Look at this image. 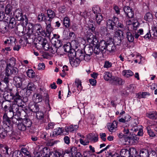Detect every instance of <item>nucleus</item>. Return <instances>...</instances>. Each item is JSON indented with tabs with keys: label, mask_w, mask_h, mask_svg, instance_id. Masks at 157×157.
<instances>
[{
	"label": "nucleus",
	"mask_w": 157,
	"mask_h": 157,
	"mask_svg": "<svg viewBox=\"0 0 157 157\" xmlns=\"http://www.w3.org/2000/svg\"><path fill=\"white\" fill-rule=\"evenodd\" d=\"M87 40L90 44L95 45L94 49L95 54L98 55L100 52H105L107 41L102 40L98 42L96 36L90 33H88L87 35Z\"/></svg>",
	"instance_id": "f257e3e1"
},
{
	"label": "nucleus",
	"mask_w": 157,
	"mask_h": 157,
	"mask_svg": "<svg viewBox=\"0 0 157 157\" xmlns=\"http://www.w3.org/2000/svg\"><path fill=\"white\" fill-rule=\"evenodd\" d=\"M33 34L35 36H46L47 34L44 30L43 29L41 25L39 24L33 25L29 23V25L28 31L26 34L28 37H30Z\"/></svg>",
	"instance_id": "f03ea898"
},
{
	"label": "nucleus",
	"mask_w": 157,
	"mask_h": 157,
	"mask_svg": "<svg viewBox=\"0 0 157 157\" xmlns=\"http://www.w3.org/2000/svg\"><path fill=\"white\" fill-rule=\"evenodd\" d=\"M15 97L14 103L11 105L10 109L14 113L20 114L21 109H19V107H25V103L23 101L21 96H16Z\"/></svg>",
	"instance_id": "7ed1b4c3"
},
{
	"label": "nucleus",
	"mask_w": 157,
	"mask_h": 157,
	"mask_svg": "<svg viewBox=\"0 0 157 157\" xmlns=\"http://www.w3.org/2000/svg\"><path fill=\"white\" fill-rule=\"evenodd\" d=\"M14 17L17 20L22 21L23 23L26 25L28 23V20L26 15H23L22 11L19 9L15 10L13 13Z\"/></svg>",
	"instance_id": "20e7f679"
},
{
	"label": "nucleus",
	"mask_w": 157,
	"mask_h": 157,
	"mask_svg": "<svg viewBox=\"0 0 157 157\" xmlns=\"http://www.w3.org/2000/svg\"><path fill=\"white\" fill-rule=\"evenodd\" d=\"M36 46L43 48V49L45 51H48L49 49L50 45L48 43L47 40L45 38L41 37V36L38 37L36 40Z\"/></svg>",
	"instance_id": "39448f33"
},
{
	"label": "nucleus",
	"mask_w": 157,
	"mask_h": 157,
	"mask_svg": "<svg viewBox=\"0 0 157 157\" xmlns=\"http://www.w3.org/2000/svg\"><path fill=\"white\" fill-rule=\"evenodd\" d=\"M14 91H15L14 90ZM21 96L20 93L18 91L17 88L16 89V91L13 92L12 93L5 92L4 93L3 97L6 101H9L10 102L11 100L14 99V101H15V95Z\"/></svg>",
	"instance_id": "423d86ee"
},
{
	"label": "nucleus",
	"mask_w": 157,
	"mask_h": 157,
	"mask_svg": "<svg viewBox=\"0 0 157 157\" xmlns=\"http://www.w3.org/2000/svg\"><path fill=\"white\" fill-rule=\"evenodd\" d=\"M118 18L114 16L112 20L109 19L106 21L107 27L110 30H115L118 21Z\"/></svg>",
	"instance_id": "0eeeda50"
},
{
	"label": "nucleus",
	"mask_w": 157,
	"mask_h": 157,
	"mask_svg": "<svg viewBox=\"0 0 157 157\" xmlns=\"http://www.w3.org/2000/svg\"><path fill=\"white\" fill-rule=\"evenodd\" d=\"M12 118L8 117L6 114H3L2 117V121L4 124H6L7 126V128L10 130H12Z\"/></svg>",
	"instance_id": "6e6552de"
},
{
	"label": "nucleus",
	"mask_w": 157,
	"mask_h": 157,
	"mask_svg": "<svg viewBox=\"0 0 157 157\" xmlns=\"http://www.w3.org/2000/svg\"><path fill=\"white\" fill-rule=\"evenodd\" d=\"M77 54L78 55V57L81 60H84L86 61H89L90 59V55H88L84 53V52L82 50L78 51Z\"/></svg>",
	"instance_id": "1a4fd4ad"
},
{
	"label": "nucleus",
	"mask_w": 157,
	"mask_h": 157,
	"mask_svg": "<svg viewBox=\"0 0 157 157\" xmlns=\"http://www.w3.org/2000/svg\"><path fill=\"white\" fill-rule=\"evenodd\" d=\"M13 82L17 88H21L22 78L18 76H14L13 78Z\"/></svg>",
	"instance_id": "9d476101"
},
{
	"label": "nucleus",
	"mask_w": 157,
	"mask_h": 157,
	"mask_svg": "<svg viewBox=\"0 0 157 157\" xmlns=\"http://www.w3.org/2000/svg\"><path fill=\"white\" fill-rule=\"evenodd\" d=\"M131 117L127 114H124V115H121L119 117L120 118L119 119L118 121L120 122L123 123H125L127 124L125 126L127 127L128 126V124H127V123L130 120Z\"/></svg>",
	"instance_id": "9b49d317"
},
{
	"label": "nucleus",
	"mask_w": 157,
	"mask_h": 157,
	"mask_svg": "<svg viewBox=\"0 0 157 157\" xmlns=\"http://www.w3.org/2000/svg\"><path fill=\"white\" fill-rule=\"evenodd\" d=\"M30 110L33 112L36 113L39 110V105L37 103L34 102H30L29 104Z\"/></svg>",
	"instance_id": "f8f14e48"
},
{
	"label": "nucleus",
	"mask_w": 157,
	"mask_h": 157,
	"mask_svg": "<svg viewBox=\"0 0 157 157\" xmlns=\"http://www.w3.org/2000/svg\"><path fill=\"white\" fill-rule=\"evenodd\" d=\"M53 36L55 37V38H53L52 39L54 41V43L53 44V45L58 48L59 49H61V48H62L61 47L62 45V42L59 40L58 39V38H59V36H57L56 34H54Z\"/></svg>",
	"instance_id": "ddd939ff"
},
{
	"label": "nucleus",
	"mask_w": 157,
	"mask_h": 157,
	"mask_svg": "<svg viewBox=\"0 0 157 157\" xmlns=\"http://www.w3.org/2000/svg\"><path fill=\"white\" fill-rule=\"evenodd\" d=\"M107 27L105 26H103L100 27L99 32L101 36H106L109 38L111 37V36L109 33H107Z\"/></svg>",
	"instance_id": "4468645a"
},
{
	"label": "nucleus",
	"mask_w": 157,
	"mask_h": 157,
	"mask_svg": "<svg viewBox=\"0 0 157 157\" xmlns=\"http://www.w3.org/2000/svg\"><path fill=\"white\" fill-rule=\"evenodd\" d=\"M11 104L10 102L9 101H4L2 104L3 110L6 112L10 110L11 109Z\"/></svg>",
	"instance_id": "2eb2a0df"
},
{
	"label": "nucleus",
	"mask_w": 157,
	"mask_h": 157,
	"mask_svg": "<svg viewBox=\"0 0 157 157\" xmlns=\"http://www.w3.org/2000/svg\"><path fill=\"white\" fill-rule=\"evenodd\" d=\"M5 129L2 127L0 126V138L2 139H4L6 137L8 132L12 131V130H10L7 127Z\"/></svg>",
	"instance_id": "dca6fc26"
},
{
	"label": "nucleus",
	"mask_w": 157,
	"mask_h": 157,
	"mask_svg": "<svg viewBox=\"0 0 157 157\" xmlns=\"http://www.w3.org/2000/svg\"><path fill=\"white\" fill-rule=\"evenodd\" d=\"M63 132H64V131L63 128L59 127L55 129L52 133H51L50 136L52 137H54L60 135Z\"/></svg>",
	"instance_id": "f3484780"
},
{
	"label": "nucleus",
	"mask_w": 157,
	"mask_h": 157,
	"mask_svg": "<svg viewBox=\"0 0 157 157\" xmlns=\"http://www.w3.org/2000/svg\"><path fill=\"white\" fill-rule=\"evenodd\" d=\"M70 63L72 67H76L79 64L81 60L79 57L77 56V58L75 59H70Z\"/></svg>",
	"instance_id": "a211bd4d"
},
{
	"label": "nucleus",
	"mask_w": 157,
	"mask_h": 157,
	"mask_svg": "<svg viewBox=\"0 0 157 157\" xmlns=\"http://www.w3.org/2000/svg\"><path fill=\"white\" fill-rule=\"evenodd\" d=\"M117 122L116 121H114L113 123L109 124L108 126V128L109 131L111 132H115L117 128Z\"/></svg>",
	"instance_id": "6ab92c4d"
},
{
	"label": "nucleus",
	"mask_w": 157,
	"mask_h": 157,
	"mask_svg": "<svg viewBox=\"0 0 157 157\" xmlns=\"http://www.w3.org/2000/svg\"><path fill=\"white\" fill-rule=\"evenodd\" d=\"M13 9V7L10 4L6 5L5 7V12L6 15L9 17L12 16V10Z\"/></svg>",
	"instance_id": "aec40b11"
},
{
	"label": "nucleus",
	"mask_w": 157,
	"mask_h": 157,
	"mask_svg": "<svg viewBox=\"0 0 157 157\" xmlns=\"http://www.w3.org/2000/svg\"><path fill=\"white\" fill-rule=\"evenodd\" d=\"M22 121L25 126L26 127L27 131H29L32 124V122L28 118H25L22 119Z\"/></svg>",
	"instance_id": "412c9836"
},
{
	"label": "nucleus",
	"mask_w": 157,
	"mask_h": 157,
	"mask_svg": "<svg viewBox=\"0 0 157 157\" xmlns=\"http://www.w3.org/2000/svg\"><path fill=\"white\" fill-rule=\"evenodd\" d=\"M114 76H113L109 72L106 71L104 73V78L107 81H110L111 82Z\"/></svg>",
	"instance_id": "4be33fe9"
},
{
	"label": "nucleus",
	"mask_w": 157,
	"mask_h": 157,
	"mask_svg": "<svg viewBox=\"0 0 157 157\" xmlns=\"http://www.w3.org/2000/svg\"><path fill=\"white\" fill-rule=\"evenodd\" d=\"M46 25V34H47L46 36L49 38L50 37V35L52 31V28L51 26V24L47 23L45 24Z\"/></svg>",
	"instance_id": "5701e85b"
},
{
	"label": "nucleus",
	"mask_w": 157,
	"mask_h": 157,
	"mask_svg": "<svg viewBox=\"0 0 157 157\" xmlns=\"http://www.w3.org/2000/svg\"><path fill=\"white\" fill-rule=\"evenodd\" d=\"M6 66L13 67L16 64V59L13 57H12L7 60L6 62Z\"/></svg>",
	"instance_id": "b1692460"
},
{
	"label": "nucleus",
	"mask_w": 157,
	"mask_h": 157,
	"mask_svg": "<svg viewBox=\"0 0 157 157\" xmlns=\"http://www.w3.org/2000/svg\"><path fill=\"white\" fill-rule=\"evenodd\" d=\"M16 39L13 37H10L4 42V44H7L8 46H10L15 41Z\"/></svg>",
	"instance_id": "393cba45"
},
{
	"label": "nucleus",
	"mask_w": 157,
	"mask_h": 157,
	"mask_svg": "<svg viewBox=\"0 0 157 157\" xmlns=\"http://www.w3.org/2000/svg\"><path fill=\"white\" fill-rule=\"evenodd\" d=\"M8 19L6 20L9 21V26L11 28H13L15 24V18L13 17V15L7 17Z\"/></svg>",
	"instance_id": "a878e982"
},
{
	"label": "nucleus",
	"mask_w": 157,
	"mask_h": 157,
	"mask_svg": "<svg viewBox=\"0 0 157 157\" xmlns=\"http://www.w3.org/2000/svg\"><path fill=\"white\" fill-rule=\"evenodd\" d=\"M90 27L88 31L87 32V33L86 34V38H87V35L88 33H91L90 32H92L93 33H94L95 32V28L94 27V25H95L94 22H93L92 20L90 21Z\"/></svg>",
	"instance_id": "bb28decb"
},
{
	"label": "nucleus",
	"mask_w": 157,
	"mask_h": 157,
	"mask_svg": "<svg viewBox=\"0 0 157 157\" xmlns=\"http://www.w3.org/2000/svg\"><path fill=\"white\" fill-rule=\"evenodd\" d=\"M59 49H59L53 45L52 46L49 47L48 50L53 54H55L56 52H57L58 54L61 55L62 54L61 52L58 51Z\"/></svg>",
	"instance_id": "cd10ccee"
},
{
	"label": "nucleus",
	"mask_w": 157,
	"mask_h": 157,
	"mask_svg": "<svg viewBox=\"0 0 157 157\" xmlns=\"http://www.w3.org/2000/svg\"><path fill=\"white\" fill-rule=\"evenodd\" d=\"M42 153L43 157H48L49 156V155L52 154V152H50V150L47 147H44L42 151Z\"/></svg>",
	"instance_id": "c85d7f7f"
},
{
	"label": "nucleus",
	"mask_w": 157,
	"mask_h": 157,
	"mask_svg": "<svg viewBox=\"0 0 157 157\" xmlns=\"http://www.w3.org/2000/svg\"><path fill=\"white\" fill-rule=\"evenodd\" d=\"M84 53L86 54L91 55L92 53L94 52V50L92 47H86L84 48Z\"/></svg>",
	"instance_id": "c756f323"
},
{
	"label": "nucleus",
	"mask_w": 157,
	"mask_h": 157,
	"mask_svg": "<svg viewBox=\"0 0 157 157\" xmlns=\"http://www.w3.org/2000/svg\"><path fill=\"white\" fill-rule=\"evenodd\" d=\"M64 132H66L65 134L67 135L69 134V132H71L75 131V128L73 125H71L70 126H66L64 130Z\"/></svg>",
	"instance_id": "7c9ffc66"
},
{
	"label": "nucleus",
	"mask_w": 157,
	"mask_h": 157,
	"mask_svg": "<svg viewBox=\"0 0 157 157\" xmlns=\"http://www.w3.org/2000/svg\"><path fill=\"white\" fill-rule=\"evenodd\" d=\"M63 24L66 28H68L70 25V18L67 17H64L63 20Z\"/></svg>",
	"instance_id": "2f4dec72"
},
{
	"label": "nucleus",
	"mask_w": 157,
	"mask_h": 157,
	"mask_svg": "<svg viewBox=\"0 0 157 157\" xmlns=\"http://www.w3.org/2000/svg\"><path fill=\"white\" fill-rule=\"evenodd\" d=\"M77 51L76 52L74 49H72L68 52V56L70 59H73L75 56H78V55L77 54Z\"/></svg>",
	"instance_id": "473e14b6"
},
{
	"label": "nucleus",
	"mask_w": 157,
	"mask_h": 157,
	"mask_svg": "<svg viewBox=\"0 0 157 157\" xmlns=\"http://www.w3.org/2000/svg\"><path fill=\"white\" fill-rule=\"evenodd\" d=\"M129 152L126 149H122L121 151V157H130Z\"/></svg>",
	"instance_id": "72a5a7b5"
},
{
	"label": "nucleus",
	"mask_w": 157,
	"mask_h": 157,
	"mask_svg": "<svg viewBox=\"0 0 157 157\" xmlns=\"http://www.w3.org/2000/svg\"><path fill=\"white\" fill-rule=\"evenodd\" d=\"M122 75L128 78L133 75V72L129 70H124L122 72Z\"/></svg>",
	"instance_id": "f704fd0d"
},
{
	"label": "nucleus",
	"mask_w": 157,
	"mask_h": 157,
	"mask_svg": "<svg viewBox=\"0 0 157 157\" xmlns=\"http://www.w3.org/2000/svg\"><path fill=\"white\" fill-rule=\"evenodd\" d=\"M36 88V86L32 82H29L28 83L27 87V90H30L33 91Z\"/></svg>",
	"instance_id": "c9c22d12"
},
{
	"label": "nucleus",
	"mask_w": 157,
	"mask_h": 157,
	"mask_svg": "<svg viewBox=\"0 0 157 157\" xmlns=\"http://www.w3.org/2000/svg\"><path fill=\"white\" fill-rule=\"evenodd\" d=\"M148 117L152 119H157V112L156 111H153L148 113L147 115Z\"/></svg>",
	"instance_id": "e433bc0d"
},
{
	"label": "nucleus",
	"mask_w": 157,
	"mask_h": 157,
	"mask_svg": "<svg viewBox=\"0 0 157 157\" xmlns=\"http://www.w3.org/2000/svg\"><path fill=\"white\" fill-rule=\"evenodd\" d=\"M126 38L129 42H133L134 40V37L131 32H127L126 33Z\"/></svg>",
	"instance_id": "4c0bfd02"
},
{
	"label": "nucleus",
	"mask_w": 157,
	"mask_h": 157,
	"mask_svg": "<svg viewBox=\"0 0 157 157\" xmlns=\"http://www.w3.org/2000/svg\"><path fill=\"white\" fill-rule=\"evenodd\" d=\"M7 27L5 23L2 22L0 23V31L4 33L7 31Z\"/></svg>",
	"instance_id": "58836bf2"
},
{
	"label": "nucleus",
	"mask_w": 157,
	"mask_h": 157,
	"mask_svg": "<svg viewBox=\"0 0 157 157\" xmlns=\"http://www.w3.org/2000/svg\"><path fill=\"white\" fill-rule=\"evenodd\" d=\"M124 38H121V37H114L113 38V42L114 44L116 45H120L121 44L122 40Z\"/></svg>",
	"instance_id": "ea45409f"
},
{
	"label": "nucleus",
	"mask_w": 157,
	"mask_h": 157,
	"mask_svg": "<svg viewBox=\"0 0 157 157\" xmlns=\"http://www.w3.org/2000/svg\"><path fill=\"white\" fill-rule=\"evenodd\" d=\"M130 157H136L137 155V152L136 150L134 148H131L129 149Z\"/></svg>",
	"instance_id": "a19ab883"
},
{
	"label": "nucleus",
	"mask_w": 157,
	"mask_h": 157,
	"mask_svg": "<svg viewBox=\"0 0 157 157\" xmlns=\"http://www.w3.org/2000/svg\"><path fill=\"white\" fill-rule=\"evenodd\" d=\"M11 122H12V126L13 124H16L17 125L22 121V119L20 118H16L15 117H13L12 118Z\"/></svg>",
	"instance_id": "79ce46f5"
},
{
	"label": "nucleus",
	"mask_w": 157,
	"mask_h": 157,
	"mask_svg": "<svg viewBox=\"0 0 157 157\" xmlns=\"http://www.w3.org/2000/svg\"><path fill=\"white\" fill-rule=\"evenodd\" d=\"M136 128H135L134 130L135 131H138L137 133V135L139 136H142L143 134V130L142 126L140 125L136 127Z\"/></svg>",
	"instance_id": "37998d69"
},
{
	"label": "nucleus",
	"mask_w": 157,
	"mask_h": 157,
	"mask_svg": "<svg viewBox=\"0 0 157 157\" xmlns=\"http://www.w3.org/2000/svg\"><path fill=\"white\" fill-rule=\"evenodd\" d=\"M149 154L147 150L143 149L140 151V157H147Z\"/></svg>",
	"instance_id": "c03bdc74"
},
{
	"label": "nucleus",
	"mask_w": 157,
	"mask_h": 157,
	"mask_svg": "<svg viewBox=\"0 0 157 157\" xmlns=\"http://www.w3.org/2000/svg\"><path fill=\"white\" fill-rule=\"evenodd\" d=\"M21 152L25 155L26 157H31L30 153L26 148L22 147L21 149Z\"/></svg>",
	"instance_id": "a18cd8bd"
},
{
	"label": "nucleus",
	"mask_w": 157,
	"mask_h": 157,
	"mask_svg": "<svg viewBox=\"0 0 157 157\" xmlns=\"http://www.w3.org/2000/svg\"><path fill=\"white\" fill-rule=\"evenodd\" d=\"M144 19L148 21H151L153 18V16L151 13L149 12L147 13L144 16Z\"/></svg>",
	"instance_id": "49530a36"
},
{
	"label": "nucleus",
	"mask_w": 157,
	"mask_h": 157,
	"mask_svg": "<svg viewBox=\"0 0 157 157\" xmlns=\"http://www.w3.org/2000/svg\"><path fill=\"white\" fill-rule=\"evenodd\" d=\"M36 116L39 120H42L44 118V113L41 111L39 110L36 113Z\"/></svg>",
	"instance_id": "de8ad7c7"
},
{
	"label": "nucleus",
	"mask_w": 157,
	"mask_h": 157,
	"mask_svg": "<svg viewBox=\"0 0 157 157\" xmlns=\"http://www.w3.org/2000/svg\"><path fill=\"white\" fill-rule=\"evenodd\" d=\"M47 14L48 17L51 18H54L56 16V13L54 11L50 9L47 10Z\"/></svg>",
	"instance_id": "09e8293b"
},
{
	"label": "nucleus",
	"mask_w": 157,
	"mask_h": 157,
	"mask_svg": "<svg viewBox=\"0 0 157 157\" xmlns=\"http://www.w3.org/2000/svg\"><path fill=\"white\" fill-rule=\"evenodd\" d=\"M75 84L78 90L81 91L82 87V86L81 81L78 79H76L75 81Z\"/></svg>",
	"instance_id": "8fccbe9b"
},
{
	"label": "nucleus",
	"mask_w": 157,
	"mask_h": 157,
	"mask_svg": "<svg viewBox=\"0 0 157 157\" xmlns=\"http://www.w3.org/2000/svg\"><path fill=\"white\" fill-rule=\"evenodd\" d=\"M17 128L18 129L22 131H27L26 128V127L25 126V125L24 124L22 121H21V122L20 123L17 125Z\"/></svg>",
	"instance_id": "3c124183"
},
{
	"label": "nucleus",
	"mask_w": 157,
	"mask_h": 157,
	"mask_svg": "<svg viewBox=\"0 0 157 157\" xmlns=\"http://www.w3.org/2000/svg\"><path fill=\"white\" fill-rule=\"evenodd\" d=\"M112 82H114L120 85L122 84V81L120 78L114 76Z\"/></svg>",
	"instance_id": "603ef678"
},
{
	"label": "nucleus",
	"mask_w": 157,
	"mask_h": 157,
	"mask_svg": "<svg viewBox=\"0 0 157 157\" xmlns=\"http://www.w3.org/2000/svg\"><path fill=\"white\" fill-rule=\"evenodd\" d=\"M112 37H109V40L107 41V45L106 48V50H107V51L110 52L111 48V46H112V45L113 43L112 41Z\"/></svg>",
	"instance_id": "864d4df0"
},
{
	"label": "nucleus",
	"mask_w": 157,
	"mask_h": 157,
	"mask_svg": "<svg viewBox=\"0 0 157 157\" xmlns=\"http://www.w3.org/2000/svg\"><path fill=\"white\" fill-rule=\"evenodd\" d=\"M62 49H63L65 52H68L73 49L71 48L70 44H69L65 45L63 48H62Z\"/></svg>",
	"instance_id": "5fc2aeb1"
},
{
	"label": "nucleus",
	"mask_w": 157,
	"mask_h": 157,
	"mask_svg": "<svg viewBox=\"0 0 157 157\" xmlns=\"http://www.w3.org/2000/svg\"><path fill=\"white\" fill-rule=\"evenodd\" d=\"M135 90V85L133 84H131L127 86L126 88V91L128 93H132Z\"/></svg>",
	"instance_id": "6e6d98bb"
},
{
	"label": "nucleus",
	"mask_w": 157,
	"mask_h": 157,
	"mask_svg": "<svg viewBox=\"0 0 157 157\" xmlns=\"http://www.w3.org/2000/svg\"><path fill=\"white\" fill-rule=\"evenodd\" d=\"M117 27L121 31H124L126 29L123 23L119 22L118 21L117 25Z\"/></svg>",
	"instance_id": "4d7b16f0"
},
{
	"label": "nucleus",
	"mask_w": 157,
	"mask_h": 157,
	"mask_svg": "<svg viewBox=\"0 0 157 157\" xmlns=\"http://www.w3.org/2000/svg\"><path fill=\"white\" fill-rule=\"evenodd\" d=\"M96 20L98 24L100 25L101 21L103 20L102 16L101 13L95 15Z\"/></svg>",
	"instance_id": "13d9d810"
},
{
	"label": "nucleus",
	"mask_w": 157,
	"mask_h": 157,
	"mask_svg": "<svg viewBox=\"0 0 157 157\" xmlns=\"http://www.w3.org/2000/svg\"><path fill=\"white\" fill-rule=\"evenodd\" d=\"M123 31H121L119 30V29L117 30L115 32V36L114 37H121V38H124Z\"/></svg>",
	"instance_id": "bf43d9fd"
},
{
	"label": "nucleus",
	"mask_w": 157,
	"mask_h": 157,
	"mask_svg": "<svg viewBox=\"0 0 157 157\" xmlns=\"http://www.w3.org/2000/svg\"><path fill=\"white\" fill-rule=\"evenodd\" d=\"M92 10L94 13L95 15L100 13L101 10L100 8L98 6H96L93 7L92 8Z\"/></svg>",
	"instance_id": "052dcab7"
},
{
	"label": "nucleus",
	"mask_w": 157,
	"mask_h": 157,
	"mask_svg": "<svg viewBox=\"0 0 157 157\" xmlns=\"http://www.w3.org/2000/svg\"><path fill=\"white\" fill-rule=\"evenodd\" d=\"M26 73L27 76L30 78H33L35 76V73L32 69L28 70Z\"/></svg>",
	"instance_id": "680f3d73"
},
{
	"label": "nucleus",
	"mask_w": 157,
	"mask_h": 157,
	"mask_svg": "<svg viewBox=\"0 0 157 157\" xmlns=\"http://www.w3.org/2000/svg\"><path fill=\"white\" fill-rule=\"evenodd\" d=\"M12 67L6 66V75H12Z\"/></svg>",
	"instance_id": "e2e57ef3"
},
{
	"label": "nucleus",
	"mask_w": 157,
	"mask_h": 157,
	"mask_svg": "<svg viewBox=\"0 0 157 157\" xmlns=\"http://www.w3.org/2000/svg\"><path fill=\"white\" fill-rule=\"evenodd\" d=\"M40 137L41 138L46 140L48 138V135L46 131H43L41 132Z\"/></svg>",
	"instance_id": "0e129e2a"
},
{
	"label": "nucleus",
	"mask_w": 157,
	"mask_h": 157,
	"mask_svg": "<svg viewBox=\"0 0 157 157\" xmlns=\"http://www.w3.org/2000/svg\"><path fill=\"white\" fill-rule=\"evenodd\" d=\"M14 114V113H13L10 109V110L5 112V113H4V114H6L8 117L10 118H12L13 117Z\"/></svg>",
	"instance_id": "69168bd1"
},
{
	"label": "nucleus",
	"mask_w": 157,
	"mask_h": 157,
	"mask_svg": "<svg viewBox=\"0 0 157 157\" xmlns=\"http://www.w3.org/2000/svg\"><path fill=\"white\" fill-rule=\"evenodd\" d=\"M46 16L43 13H41L38 15V19L39 21H44L45 20Z\"/></svg>",
	"instance_id": "338daca9"
},
{
	"label": "nucleus",
	"mask_w": 157,
	"mask_h": 157,
	"mask_svg": "<svg viewBox=\"0 0 157 157\" xmlns=\"http://www.w3.org/2000/svg\"><path fill=\"white\" fill-rule=\"evenodd\" d=\"M112 63L108 61H105L104 65V67L105 68H109L112 66Z\"/></svg>",
	"instance_id": "774afa93"
}]
</instances>
